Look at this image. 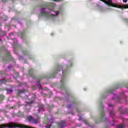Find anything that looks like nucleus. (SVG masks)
Segmentation results:
<instances>
[{
	"label": "nucleus",
	"instance_id": "obj_1",
	"mask_svg": "<svg viewBox=\"0 0 128 128\" xmlns=\"http://www.w3.org/2000/svg\"><path fill=\"white\" fill-rule=\"evenodd\" d=\"M100 104L101 106V109L100 110V117L94 120L96 124H100V122L108 120V118H106V113L104 112V105H102V102H100Z\"/></svg>",
	"mask_w": 128,
	"mask_h": 128
},
{
	"label": "nucleus",
	"instance_id": "obj_2",
	"mask_svg": "<svg viewBox=\"0 0 128 128\" xmlns=\"http://www.w3.org/2000/svg\"><path fill=\"white\" fill-rule=\"evenodd\" d=\"M26 120L28 122L33 124H38L40 122V120L39 118H34L30 115L26 116Z\"/></svg>",
	"mask_w": 128,
	"mask_h": 128
},
{
	"label": "nucleus",
	"instance_id": "obj_3",
	"mask_svg": "<svg viewBox=\"0 0 128 128\" xmlns=\"http://www.w3.org/2000/svg\"><path fill=\"white\" fill-rule=\"evenodd\" d=\"M110 6H112V8H120V10H124L126 8H128V4L120 5L116 3H111V4H109Z\"/></svg>",
	"mask_w": 128,
	"mask_h": 128
},
{
	"label": "nucleus",
	"instance_id": "obj_4",
	"mask_svg": "<svg viewBox=\"0 0 128 128\" xmlns=\"http://www.w3.org/2000/svg\"><path fill=\"white\" fill-rule=\"evenodd\" d=\"M8 58H10L11 60H14V58H12V54H10V51L6 50V56H3L2 58L3 62L5 64L8 62Z\"/></svg>",
	"mask_w": 128,
	"mask_h": 128
},
{
	"label": "nucleus",
	"instance_id": "obj_5",
	"mask_svg": "<svg viewBox=\"0 0 128 128\" xmlns=\"http://www.w3.org/2000/svg\"><path fill=\"white\" fill-rule=\"evenodd\" d=\"M58 127L60 128H64V126H66V122L65 121H61L60 122H58L57 123Z\"/></svg>",
	"mask_w": 128,
	"mask_h": 128
},
{
	"label": "nucleus",
	"instance_id": "obj_6",
	"mask_svg": "<svg viewBox=\"0 0 128 128\" xmlns=\"http://www.w3.org/2000/svg\"><path fill=\"white\" fill-rule=\"evenodd\" d=\"M118 112L121 114H124L128 112V108H125L124 110H122V107H119Z\"/></svg>",
	"mask_w": 128,
	"mask_h": 128
},
{
	"label": "nucleus",
	"instance_id": "obj_7",
	"mask_svg": "<svg viewBox=\"0 0 128 128\" xmlns=\"http://www.w3.org/2000/svg\"><path fill=\"white\" fill-rule=\"evenodd\" d=\"M28 74H29L31 78H36V76L34 74V69L31 68L28 70Z\"/></svg>",
	"mask_w": 128,
	"mask_h": 128
},
{
	"label": "nucleus",
	"instance_id": "obj_8",
	"mask_svg": "<svg viewBox=\"0 0 128 128\" xmlns=\"http://www.w3.org/2000/svg\"><path fill=\"white\" fill-rule=\"evenodd\" d=\"M100 0V2H104V4H107L108 6H110V4H114V2H112V0H108L107 1L106 0Z\"/></svg>",
	"mask_w": 128,
	"mask_h": 128
},
{
	"label": "nucleus",
	"instance_id": "obj_9",
	"mask_svg": "<svg viewBox=\"0 0 128 128\" xmlns=\"http://www.w3.org/2000/svg\"><path fill=\"white\" fill-rule=\"evenodd\" d=\"M42 11L40 12V15L41 16H48V14L50 12H46V11H44V10H46V8H42Z\"/></svg>",
	"mask_w": 128,
	"mask_h": 128
},
{
	"label": "nucleus",
	"instance_id": "obj_10",
	"mask_svg": "<svg viewBox=\"0 0 128 128\" xmlns=\"http://www.w3.org/2000/svg\"><path fill=\"white\" fill-rule=\"evenodd\" d=\"M26 92V90H18L16 92V94L20 96V94H24Z\"/></svg>",
	"mask_w": 128,
	"mask_h": 128
},
{
	"label": "nucleus",
	"instance_id": "obj_11",
	"mask_svg": "<svg viewBox=\"0 0 128 128\" xmlns=\"http://www.w3.org/2000/svg\"><path fill=\"white\" fill-rule=\"evenodd\" d=\"M60 84L62 88H64V76H62V79L60 80Z\"/></svg>",
	"mask_w": 128,
	"mask_h": 128
},
{
	"label": "nucleus",
	"instance_id": "obj_12",
	"mask_svg": "<svg viewBox=\"0 0 128 128\" xmlns=\"http://www.w3.org/2000/svg\"><path fill=\"white\" fill-rule=\"evenodd\" d=\"M60 70H62V67L61 66H60L55 70L54 74H58V72H60Z\"/></svg>",
	"mask_w": 128,
	"mask_h": 128
},
{
	"label": "nucleus",
	"instance_id": "obj_13",
	"mask_svg": "<svg viewBox=\"0 0 128 128\" xmlns=\"http://www.w3.org/2000/svg\"><path fill=\"white\" fill-rule=\"evenodd\" d=\"M22 53L24 54V56H28L30 52L27 50H24L22 51Z\"/></svg>",
	"mask_w": 128,
	"mask_h": 128
},
{
	"label": "nucleus",
	"instance_id": "obj_14",
	"mask_svg": "<svg viewBox=\"0 0 128 128\" xmlns=\"http://www.w3.org/2000/svg\"><path fill=\"white\" fill-rule=\"evenodd\" d=\"M5 96L4 94H0V104L1 102H2L4 100Z\"/></svg>",
	"mask_w": 128,
	"mask_h": 128
},
{
	"label": "nucleus",
	"instance_id": "obj_15",
	"mask_svg": "<svg viewBox=\"0 0 128 128\" xmlns=\"http://www.w3.org/2000/svg\"><path fill=\"white\" fill-rule=\"evenodd\" d=\"M84 124H86V126H90V122L88 121V120H84Z\"/></svg>",
	"mask_w": 128,
	"mask_h": 128
},
{
	"label": "nucleus",
	"instance_id": "obj_16",
	"mask_svg": "<svg viewBox=\"0 0 128 128\" xmlns=\"http://www.w3.org/2000/svg\"><path fill=\"white\" fill-rule=\"evenodd\" d=\"M18 116L19 118H24V112H19L18 114Z\"/></svg>",
	"mask_w": 128,
	"mask_h": 128
},
{
	"label": "nucleus",
	"instance_id": "obj_17",
	"mask_svg": "<svg viewBox=\"0 0 128 128\" xmlns=\"http://www.w3.org/2000/svg\"><path fill=\"white\" fill-rule=\"evenodd\" d=\"M58 14H60V12H55V14L56 15H54V14H51L50 15V16H58Z\"/></svg>",
	"mask_w": 128,
	"mask_h": 128
},
{
	"label": "nucleus",
	"instance_id": "obj_18",
	"mask_svg": "<svg viewBox=\"0 0 128 128\" xmlns=\"http://www.w3.org/2000/svg\"><path fill=\"white\" fill-rule=\"evenodd\" d=\"M125 126H126L124 125V124H121L118 126H117V128H124Z\"/></svg>",
	"mask_w": 128,
	"mask_h": 128
},
{
	"label": "nucleus",
	"instance_id": "obj_19",
	"mask_svg": "<svg viewBox=\"0 0 128 128\" xmlns=\"http://www.w3.org/2000/svg\"><path fill=\"white\" fill-rule=\"evenodd\" d=\"M110 116H114V110L110 111Z\"/></svg>",
	"mask_w": 128,
	"mask_h": 128
},
{
	"label": "nucleus",
	"instance_id": "obj_20",
	"mask_svg": "<svg viewBox=\"0 0 128 128\" xmlns=\"http://www.w3.org/2000/svg\"><path fill=\"white\" fill-rule=\"evenodd\" d=\"M6 74V71H0V76H4Z\"/></svg>",
	"mask_w": 128,
	"mask_h": 128
},
{
	"label": "nucleus",
	"instance_id": "obj_21",
	"mask_svg": "<svg viewBox=\"0 0 128 128\" xmlns=\"http://www.w3.org/2000/svg\"><path fill=\"white\" fill-rule=\"evenodd\" d=\"M20 36L22 38H24V32H21L20 33Z\"/></svg>",
	"mask_w": 128,
	"mask_h": 128
},
{
	"label": "nucleus",
	"instance_id": "obj_22",
	"mask_svg": "<svg viewBox=\"0 0 128 128\" xmlns=\"http://www.w3.org/2000/svg\"><path fill=\"white\" fill-rule=\"evenodd\" d=\"M42 78H43V77H42V76H39L38 78V84H40V80H42Z\"/></svg>",
	"mask_w": 128,
	"mask_h": 128
},
{
	"label": "nucleus",
	"instance_id": "obj_23",
	"mask_svg": "<svg viewBox=\"0 0 128 128\" xmlns=\"http://www.w3.org/2000/svg\"><path fill=\"white\" fill-rule=\"evenodd\" d=\"M6 79H3L2 80H0V84H6Z\"/></svg>",
	"mask_w": 128,
	"mask_h": 128
},
{
	"label": "nucleus",
	"instance_id": "obj_24",
	"mask_svg": "<svg viewBox=\"0 0 128 128\" xmlns=\"http://www.w3.org/2000/svg\"><path fill=\"white\" fill-rule=\"evenodd\" d=\"M6 92H7V94H12V90L10 89H7Z\"/></svg>",
	"mask_w": 128,
	"mask_h": 128
},
{
	"label": "nucleus",
	"instance_id": "obj_25",
	"mask_svg": "<svg viewBox=\"0 0 128 128\" xmlns=\"http://www.w3.org/2000/svg\"><path fill=\"white\" fill-rule=\"evenodd\" d=\"M108 92H114V89H110L108 90Z\"/></svg>",
	"mask_w": 128,
	"mask_h": 128
},
{
	"label": "nucleus",
	"instance_id": "obj_26",
	"mask_svg": "<svg viewBox=\"0 0 128 128\" xmlns=\"http://www.w3.org/2000/svg\"><path fill=\"white\" fill-rule=\"evenodd\" d=\"M44 106L43 104H40L39 106V108H40V110H44Z\"/></svg>",
	"mask_w": 128,
	"mask_h": 128
},
{
	"label": "nucleus",
	"instance_id": "obj_27",
	"mask_svg": "<svg viewBox=\"0 0 128 128\" xmlns=\"http://www.w3.org/2000/svg\"><path fill=\"white\" fill-rule=\"evenodd\" d=\"M6 50V47H4V46H2L1 47V50Z\"/></svg>",
	"mask_w": 128,
	"mask_h": 128
},
{
	"label": "nucleus",
	"instance_id": "obj_28",
	"mask_svg": "<svg viewBox=\"0 0 128 128\" xmlns=\"http://www.w3.org/2000/svg\"><path fill=\"white\" fill-rule=\"evenodd\" d=\"M116 88H120V85L117 84V85H116Z\"/></svg>",
	"mask_w": 128,
	"mask_h": 128
},
{
	"label": "nucleus",
	"instance_id": "obj_29",
	"mask_svg": "<svg viewBox=\"0 0 128 128\" xmlns=\"http://www.w3.org/2000/svg\"><path fill=\"white\" fill-rule=\"evenodd\" d=\"M73 104H78V101L76 100H75L73 102Z\"/></svg>",
	"mask_w": 128,
	"mask_h": 128
},
{
	"label": "nucleus",
	"instance_id": "obj_30",
	"mask_svg": "<svg viewBox=\"0 0 128 128\" xmlns=\"http://www.w3.org/2000/svg\"><path fill=\"white\" fill-rule=\"evenodd\" d=\"M10 68H12V67L10 66H8V70H12L10 69Z\"/></svg>",
	"mask_w": 128,
	"mask_h": 128
},
{
	"label": "nucleus",
	"instance_id": "obj_31",
	"mask_svg": "<svg viewBox=\"0 0 128 128\" xmlns=\"http://www.w3.org/2000/svg\"><path fill=\"white\" fill-rule=\"evenodd\" d=\"M8 0H2V2H6Z\"/></svg>",
	"mask_w": 128,
	"mask_h": 128
},
{
	"label": "nucleus",
	"instance_id": "obj_32",
	"mask_svg": "<svg viewBox=\"0 0 128 128\" xmlns=\"http://www.w3.org/2000/svg\"><path fill=\"white\" fill-rule=\"evenodd\" d=\"M123 2H128V0H122Z\"/></svg>",
	"mask_w": 128,
	"mask_h": 128
},
{
	"label": "nucleus",
	"instance_id": "obj_33",
	"mask_svg": "<svg viewBox=\"0 0 128 128\" xmlns=\"http://www.w3.org/2000/svg\"><path fill=\"white\" fill-rule=\"evenodd\" d=\"M118 102H120V99L118 97Z\"/></svg>",
	"mask_w": 128,
	"mask_h": 128
},
{
	"label": "nucleus",
	"instance_id": "obj_34",
	"mask_svg": "<svg viewBox=\"0 0 128 128\" xmlns=\"http://www.w3.org/2000/svg\"><path fill=\"white\" fill-rule=\"evenodd\" d=\"M76 110L78 113H80V110H78V109L76 108Z\"/></svg>",
	"mask_w": 128,
	"mask_h": 128
},
{
	"label": "nucleus",
	"instance_id": "obj_35",
	"mask_svg": "<svg viewBox=\"0 0 128 128\" xmlns=\"http://www.w3.org/2000/svg\"><path fill=\"white\" fill-rule=\"evenodd\" d=\"M28 58H30V59H32V57L31 56H28Z\"/></svg>",
	"mask_w": 128,
	"mask_h": 128
},
{
	"label": "nucleus",
	"instance_id": "obj_36",
	"mask_svg": "<svg viewBox=\"0 0 128 128\" xmlns=\"http://www.w3.org/2000/svg\"><path fill=\"white\" fill-rule=\"evenodd\" d=\"M69 96H72V93H70V94H68Z\"/></svg>",
	"mask_w": 128,
	"mask_h": 128
},
{
	"label": "nucleus",
	"instance_id": "obj_37",
	"mask_svg": "<svg viewBox=\"0 0 128 128\" xmlns=\"http://www.w3.org/2000/svg\"><path fill=\"white\" fill-rule=\"evenodd\" d=\"M78 120H82V117H80V118H79Z\"/></svg>",
	"mask_w": 128,
	"mask_h": 128
},
{
	"label": "nucleus",
	"instance_id": "obj_38",
	"mask_svg": "<svg viewBox=\"0 0 128 128\" xmlns=\"http://www.w3.org/2000/svg\"><path fill=\"white\" fill-rule=\"evenodd\" d=\"M2 42V40L1 38H0V42Z\"/></svg>",
	"mask_w": 128,
	"mask_h": 128
},
{
	"label": "nucleus",
	"instance_id": "obj_39",
	"mask_svg": "<svg viewBox=\"0 0 128 128\" xmlns=\"http://www.w3.org/2000/svg\"><path fill=\"white\" fill-rule=\"evenodd\" d=\"M108 106H112V104H109V105H108Z\"/></svg>",
	"mask_w": 128,
	"mask_h": 128
},
{
	"label": "nucleus",
	"instance_id": "obj_40",
	"mask_svg": "<svg viewBox=\"0 0 128 128\" xmlns=\"http://www.w3.org/2000/svg\"><path fill=\"white\" fill-rule=\"evenodd\" d=\"M26 104H30V102H26Z\"/></svg>",
	"mask_w": 128,
	"mask_h": 128
},
{
	"label": "nucleus",
	"instance_id": "obj_41",
	"mask_svg": "<svg viewBox=\"0 0 128 128\" xmlns=\"http://www.w3.org/2000/svg\"><path fill=\"white\" fill-rule=\"evenodd\" d=\"M0 112H2V110L0 109Z\"/></svg>",
	"mask_w": 128,
	"mask_h": 128
},
{
	"label": "nucleus",
	"instance_id": "obj_42",
	"mask_svg": "<svg viewBox=\"0 0 128 128\" xmlns=\"http://www.w3.org/2000/svg\"><path fill=\"white\" fill-rule=\"evenodd\" d=\"M106 98V96L105 97H102V98Z\"/></svg>",
	"mask_w": 128,
	"mask_h": 128
},
{
	"label": "nucleus",
	"instance_id": "obj_43",
	"mask_svg": "<svg viewBox=\"0 0 128 128\" xmlns=\"http://www.w3.org/2000/svg\"><path fill=\"white\" fill-rule=\"evenodd\" d=\"M62 74H64V71H62Z\"/></svg>",
	"mask_w": 128,
	"mask_h": 128
},
{
	"label": "nucleus",
	"instance_id": "obj_44",
	"mask_svg": "<svg viewBox=\"0 0 128 128\" xmlns=\"http://www.w3.org/2000/svg\"><path fill=\"white\" fill-rule=\"evenodd\" d=\"M18 76V73H17Z\"/></svg>",
	"mask_w": 128,
	"mask_h": 128
},
{
	"label": "nucleus",
	"instance_id": "obj_45",
	"mask_svg": "<svg viewBox=\"0 0 128 128\" xmlns=\"http://www.w3.org/2000/svg\"><path fill=\"white\" fill-rule=\"evenodd\" d=\"M38 112H40V110H38Z\"/></svg>",
	"mask_w": 128,
	"mask_h": 128
}]
</instances>
